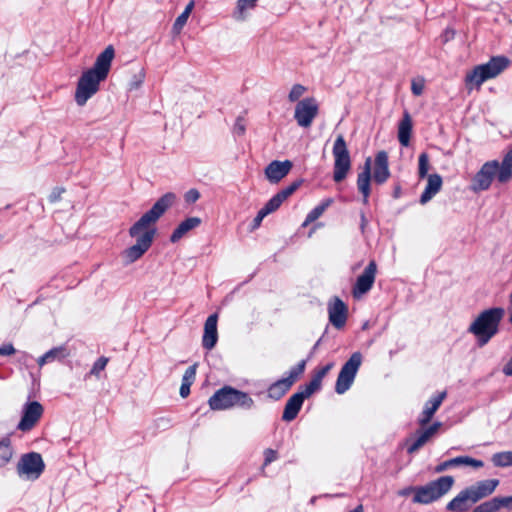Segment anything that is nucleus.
I'll return each mask as SVG.
<instances>
[{
	"label": "nucleus",
	"mask_w": 512,
	"mask_h": 512,
	"mask_svg": "<svg viewBox=\"0 0 512 512\" xmlns=\"http://www.w3.org/2000/svg\"><path fill=\"white\" fill-rule=\"evenodd\" d=\"M176 200V195L168 192L161 196L150 210L144 213L129 229V235L136 238V243L123 251L126 264H132L140 259L151 247L156 229L154 225Z\"/></svg>",
	"instance_id": "obj_1"
},
{
	"label": "nucleus",
	"mask_w": 512,
	"mask_h": 512,
	"mask_svg": "<svg viewBox=\"0 0 512 512\" xmlns=\"http://www.w3.org/2000/svg\"><path fill=\"white\" fill-rule=\"evenodd\" d=\"M114 57V47L108 45L104 51L97 56L93 67L82 73L75 92V101L79 106L85 105L86 102L98 92L100 83L104 81L109 74Z\"/></svg>",
	"instance_id": "obj_2"
},
{
	"label": "nucleus",
	"mask_w": 512,
	"mask_h": 512,
	"mask_svg": "<svg viewBox=\"0 0 512 512\" xmlns=\"http://www.w3.org/2000/svg\"><path fill=\"white\" fill-rule=\"evenodd\" d=\"M494 177L500 183H506L512 178V149L504 156L501 164L496 160L484 163L472 180L471 190H488Z\"/></svg>",
	"instance_id": "obj_3"
},
{
	"label": "nucleus",
	"mask_w": 512,
	"mask_h": 512,
	"mask_svg": "<svg viewBox=\"0 0 512 512\" xmlns=\"http://www.w3.org/2000/svg\"><path fill=\"white\" fill-rule=\"evenodd\" d=\"M503 316V308H490L481 312L471 323L468 331L477 337L479 346L487 344L498 333Z\"/></svg>",
	"instance_id": "obj_4"
},
{
	"label": "nucleus",
	"mask_w": 512,
	"mask_h": 512,
	"mask_svg": "<svg viewBox=\"0 0 512 512\" xmlns=\"http://www.w3.org/2000/svg\"><path fill=\"white\" fill-rule=\"evenodd\" d=\"M208 404L212 410H227L235 406L251 409L254 400L246 392L224 386L209 398Z\"/></svg>",
	"instance_id": "obj_5"
},
{
	"label": "nucleus",
	"mask_w": 512,
	"mask_h": 512,
	"mask_svg": "<svg viewBox=\"0 0 512 512\" xmlns=\"http://www.w3.org/2000/svg\"><path fill=\"white\" fill-rule=\"evenodd\" d=\"M509 59L504 56L492 57L487 63L476 66L467 73L465 78L469 90L479 88L486 80L495 78L509 65Z\"/></svg>",
	"instance_id": "obj_6"
},
{
	"label": "nucleus",
	"mask_w": 512,
	"mask_h": 512,
	"mask_svg": "<svg viewBox=\"0 0 512 512\" xmlns=\"http://www.w3.org/2000/svg\"><path fill=\"white\" fill-rule=\"evenodd\" d=\"M454 484L452 476H442L424 486L415 487L413 502L417 504H430L447 494Z\"/></svg>",
	"instance_id": "obj_7"
},
{
	"label": "nucleus",
	"mask_w": 512,
	"mask_h": 512,
	"mask_svg": "<svg viewBox=\"0 0 512 512\" xmlns=\"http://www.w3.org/2000/svg\"><path fill=\"white\" fill-rule=\"evenodd\" d=\"M332 154L334 157L333 180L337 183L343 181L351 169L350 153L343 135L335 139Z\"/></svg>",
	"instance_id": "obj_8"
},
{
	"label": "nucleus",
	"mask_w": 512,
	"mask_h": 512,
	"mask_svg": "<svg viewBox=\"0 0 512 512\" xmlns=\"http://www.w3.org/2000/svg\"><path fill=\"white\" fill-rule=\"evenodd\" d=\"M361 362L362 355L359 352H355L343 365L335 386V390L338 394H343L350 388L361 365Z\"/></svg>",
	"instance_id": "obj_9"
},
{
	"label": "nucleus",
	"mask_w": 512,
	"mask_h": 512,
	"mask_svg": "<svg viewBox=\"0 0 512 512\" xmlns=\"http://www.w3.org/2000/svg\"><path fill=\"white\" fill-rule=\"evenodd\" d=\"M45 465L40 454L31 452L22 455L17 464V473L27 480H36L44 471Z\"/></svg>",
	"instance_id": "obj_10"
},
{
	"label": "nucleus",
	"mask_w": 512,
	"mask_h": 512,
	"mask_svg": "<svg viewBox=\"0 0 512 512\" xmlns=\"http://www.w3.org/2000/svg\"><path fill=\"white\" fill-rule=\"evenodd\" d=\"M319 112V106L315 98L307 97L298 101L294 110V119L302 128H309Z\"/></svg>",
	"instance_id": "obj_11"
},
{
	"label": "nucleus",
	"mask_w": 512,
	"mask_h": 512,
	"mask_svg": "<svg viewBox=\"0 0 512 512\" xmlns=\"http://www.w3.org/2000/svg\"><path fill=\"white\" fill-rule=\"evenodd\" d=\"M43 411V406L38 401L27 402L23 406L22 417L17 429L23 432L30 431L40 420Z\"/></svg>",
	"instance_id": "obj_12"
},
{
	"label": "nucleus",
	"mask_w": 512,
	"mask_h": 512,
	"mask_svg": "<svg viewBox=\"0 0 512 512\" xmlns=\"http://www.w3.org/2000/svg\"><path fill=\"white\" fill-rule=\"evenodd\" d=\"M377 272L375 261H371L364 269L363 273L358 276L356 283L352 289V294L359 299L372 288Z\"/></svg>",
	"instance_id": "obj_13"
},
{
	"label": "nucleus",
	"mask_w": 512,
	"mask_h": 512,
	"mask_svg": "<svg viewBox=\"0 0 512 512\" xmlns=\"http://www.w3.org/2000/svg\"><path fill=\"white\" fill-rule=\"evenodd\" d=\"M441 426L442 423L437 421L428 428L417 430L416 438L414 440L408 441L407 452L409 454H414L417 452L437 434Z\"/></svg>",
	"instance_id": "obj_14"
},
{
	"label": "nucleus",
	"mask_w": 512,
	"mask_h": 512,
	"mask_svg": "<svg viewBox=\"0 0 512 512\" xmlns=\"http://www.w3.org/2000/svg\"><path fill=\"white\" fill-rule=\"evenodd\" d=\"M328 314L330 323L340 329L345 325L347 320V306L341 299L335 297L333 301L328 304Z\"/></svg>",
	"instance_id": "obj_15"
},
{
	"label": "nucleus",
	"mask_w": 512,
	"mask_h": 512,
	"mask_svg": "<svg viewBox=\"0 0 512 512\" xmlns=\"http://www.w3.org/2000/svg\"><path fill=\"white\" fill-rule=\"evenodd\" d=\"M293 163L290 160H274L265 168V176L271 183H278L292 169Z\"/></svg>",
	"instance_id": "obj_16"
},
{
	"label": "nucleus",
	"mask_w": 512,
	"mask_h": 512,
	"mask_svg": "<svg viewBox=\"0 0 512 512\" xmlns=\"http://www.w3.org/2000/svg\"><path fill=\"white\" fill-rule=\"evenodd\" d=\"M499 485L498 479H486L471 485L468 488L475 502L480 501L494 493Z\"/></svg>",
	"instance_id": "obj_17"
},
{
	"label": "nucleus",
	"mask_w": 512,
	"mask_h": 512,
	"mask_svg": "<svg viewBox=\"0 0 512 512\" xmlns=\"http://www.w3.org/2000/svg\"><path fill=\"white\" fill-rule=\"evenodd\" d=\"M389 177L388 154L385 151H379L375 156L373 179L376 183L383 184Z\"/></svg>",
	"instance_id": "obj_18"
},
{
	"label": "nucleus",
	"mask_w": 512,
	"mask_h": 512,
	"mask_svg": "<svg viewBox=\"0 0 512 512\" xmlns=\"http://www.w3.org/2000/svg\"><path fill=\"white\" fill-rule=\"evenodd\" d=\"M217 321L218 315L212 314L210 315L204 324V334L202 338V345L205 349L211 350L215 347L218 340V332H217Z\"/></svg>",
	"instance_id": "obj_19"
},
{
	"label": "nucleus",
	"mask_w": 512,
	"mask_h": 512,
	"mask_svg": "<svg viewBox=\"0 0 512 512\" xmlns=\"http://www.w3.org/2000/svg\"><path fill=\"white\" fill-rule=\"evenodd\" d=\"M371 158L365 160L364 167L361 173L358 174L357 187L359 192L363 195V203H368L370 195V181H371Z\"/></svg>",
	"instance_id": "obj_20"
},
{
	"label": "nucleus",
	"mask_w": 512,
	"mask_h": 512,
	"mask_svg": "<svg viewBox=\"0 0 512 512\" xmlns=\"http://www.w3.org/2000/svg\"><path fill=\"white\" fill-rule=\"evenodd\" d=\"M476 503L469 492L468 488L462 490L456 497H454L448 504L447 510L452 512H466Z\"/></svg>",
	"instance_id": "obj_21"
},
{
	"label": "nucleus",
	"mask_w": 512,
	"mask_h": 512,
	"mask_svg": "<svg viewBox=\"0 0 512 512\" xmlns=\"http://www.w3.org/2000/svg\"><path fill=\"white\" fill-rule=\"evenodd\" d=\"M461 465H468L472 466L474 468H480L483 467V462L481 460H477L474 458H471L469 456H459L455 457L449 460H446L439 465L435 467L436 473H441L451 467L461 466Z\"/></svg>",
	"instance_id": "obj_22"
},
{
	"label": "nucleus",
	"mask_w": 512,
	"mask_h": 512,
	"mask_svg": "<svg viewBox=\"0 0 512 512\" xmlns=\"http://www.w3.org/2000/svg\"><path fill=\"white\" fill-rule=\"evenodd\" d=\"M305 399L306 398L299 392L293 394L285 404L282 419L287 422L294 420L297 417Z\"/></svg>",
	"instance_id": "obj_23"
},
{
	"label": "nucleus",
	"mask_w": 512,
	"mask_h": 512,
	"mask_svg": "<svg viewBox=\"0 0 512 512\" xmlns=\"http://www.w3.org/2000/svg\"><path fill=\"white\" fill-rule=\"evenodd\" d=\"M443 181L439 174H430L427 176V185L420 197V203L426 204L429 202L442 187Z\"/></svg>",
	"instance_id": "obj_24"
},
{
	"label": "nucleus",
	"mask_w": 512,
	"mask_h": 512,
	"mask_svg": "<svg viewBox=\"0 0 512 512\" xmlns=\"http://www.w3.org/2000/svg\"><path fill=\"white\" fill-rule=\"evenodd\" d=\"M200 224H201V219L199 217H189V218L185 219L173 231V233L170 236V241L172 243L178 242L189 231L197 228Z\"/></svg>",
	"instance_id": "obj_25"
},
{
	"label": "nucleus",
	"mask_w": 512,
	"mask_h": 512,
	"mask_svg": "<svg viewBox=\"0 0 512 512\" xmlns=\"http://www.w3.org/2000/svg\"><path fill=\"white\" fill-rule=\"evenodd\" d=\"M69 350L65 345L57 346L49 351H47L44 355L38 358L37 363L39 367H43L48 363H52L55 361H62L66 357L69 356Z\"/></svg>",
	"instance_id": "obj_26"
},
{
	"label": "nucleus",
	"mask_w": 512,
	"mask_h": 512,
	"mask_svg": "<svg viewBox=\"0 0 512 512\" xmlns=\"http://www.w3.org/2000/svg\"><path fill=\"white\" fill-rule=\"evenodd\" d=\"M412 132V120L410 115L405 112L398 126V140L402 146L407 147L410 142Z\"/></svg>",
	"instance_id": "obj_27"
},
{
	"label": "nucleus",
	"mask_w": 512,
	"mask_h": 512,
	"mask_svg": "<svg viewBox=\"0 0 512 512\" xmlns=\"http://www.w3.org/2000/svg\"><path fill=\"white\" fill-rule=\"evenodd\" d=\"M292 386L291 380L282 378L268 388V396L274 400L280 399Z\"/></svg>",
	"instance_id": "obj_28"
},
{
	"label": "nucleus",
	"mask_w": 512,
	"mask_h": 512,
	"mask_svg": "<svg viewBox=\"0 0 512 512\" xmlns=\"http://www.w3.org/2000/svg\"><path fill=\"white\" fill-rule=\"evenodd\" d=\"M196 377V365L188 367L183 375L182 384L180 387V396L186 398L190 393V386L193 384Z\"/></svg>",
	"instance_id": "obj_29"
},
{
	"label": "nucleus",
	"mask_w": 512,
	"mask_h": 512,
	"mask_svg": "<svg viewBox=\"0 0 512 512\" xmlns=\"http://www.w3.org/2000/svg\"><path fill=\"white\" fill-rule=\"evenodd\" d=\"M333 203V199L328 198L325 199L322 203L313 208L308 215L306 216L305 221L303 222V226H307L310 223L316 221L319 217L323 215L325 210Z\"/></svg>",
	"instance_id": "obj_30"
},
{
	"label": "nucleus",
	"mask_w": 512,
	"mask_h": 512,
	"mask_svg": "<svg viewBox=\"0 0 512 512\" xmlns=\"http://www.w3.org/2000/svg\"><path fill=\"white\" fill-rule=\"evenodd\" d=\"M445 397H446V392L443 391V392L433 396L430 400H428L423 409L424 414H427L430 417H433V415L438 410V408L442 404Z\"/></svg>",
	"instance_id": "obj_31"
},
{
	"label": "nucleus",
	"mask_w": 512,
	"mask_h": 512,
	"mask_svg": "<svg viewBox=\"0 0 512 512\" xmlns=\"http://www.w3.org/2000/svg\"><path fill=\"white\" fill-rule=\"evenodd\" d=\"M13 448L9 438L0 441V467L5 466L13 457Z\"/></svg>",
	"instance_id": "obj_32"
},
{
	"label": "nucleus",
	"mask_w": 512,
	"mask_h": 512,
	"mask_svg": "<svg viewBox=\"0 0 512 512\" xmlns=\"http://www.w3.org/2000/svg\"><path fill=\"white\" fill-rule=\"evenodd\" d=\"M257 0H238L236 10L234 11V18L238 21H243L246 18V11L255 7Z\"/></svg>",
	"instance_id": "obj_33"
},
{
	"label": "nucleus",
	"mask_w": 512,
	"mask_h": 512,
	"mask_svg": "<svg viewBox=\"0 0 512 512\" xmlns=\"http://www.w3.org/2000/svg\"><path fill=\"white\" fill-rule=\"evenodd\" d=\"M492 462L497 467H507L512 465V451L495 453L492 456Z\"/></svg>",
	"instance_id": "obj_34"
},
{
	"label": "nucleus",
	"mask_w": 512,
	"mask_h": 512,
	"mask_svg": "<svg viewBox=\"0 0 512 512\" xmlns=\"http://www.w3.org/2000/svg\"><path fill=\"white\" fill-rule=\"evenodd\" d=\"M500 510L499 501L497 497H494L486 502L481 503L473 512H497Z\"/></svg>",
	"instance_id": "obj_35"
},
{
	"label": "nucleus",
	"mask_w": 512,
	"mask_h": 512,
	"mask_svg": "<svg viewBox=\"0 0 512 512\" xmlns=\"http://www.w3.org/2000/svg\"><path fill=\"white\" fill-rule=\"evenodd\" d=\"M307 87L302 84H294L288 94V100L292 103L301 101L300 98L306 93Z\"/></svg>",
	"instance_id": "obj_36"
},
{
	"label": "nucleus",
	"mask_w": 512,
	"mask_h": 512,
	"mask_svg": "<svg viewBox=\"0 0 512 512\" xmlns=\"http://www.w3.org/2000/svg\"><path fill=\"white\" fill-rule=\"evenodd\" d=\"M322 381L313 375L311 381L304 387L302 391L299 393L302 394L305 398L310 397L315 391L319 390L321 387Z\"/></svg>",
	"instance_id": "obj_37"
},
{
	"label": "nucleus",
	"mask_w": 512,
	"mask_h": 512,
	"mask_svg": "<svg viewBox=\"0 0 512 512\" xmlns=\"http://www.w3.org/2000/svg\"><path fill=\"white\" fill-rule=\"evenodd\" d=\"M429 170V156L427 153H421L418 159V175L420 178L428 176Z\"/></svg>",
	"instance_id": "obj_38"
},
{
	"label": "nucleus",
	"mask_w": 512,
	"mask_h": 512,
	"mask_svg": "<svg viewBox=\"0 0 512 512\" xmlns=\"http://www.w3.org/2000/svg\"><path fill=\"white\" fill-rule=\"evenodd\" d=\"M283 202V199L277 193L264 205L262 209L269 215L270 213L276 211Z\"/></svg>",
	"instance_id": "obj_39"
},
{
	"label": "nucleus",
	"mask_w": 512,
	"mask_h": 512,
	"mask_svg": "<svg viewBox=\"0 0 512 512\" xmlns=\"http://www.w3.org/2000/svg\"><path fill=\"white\" fill-rule=\"evenodd\" d=\"M145 79V73L143 69H140L136 74L133 75L132 79L128 82V90L133 91L138 89Z\"/></svg>",
	"instance_id": "obj_40"
},
{
	"label": "nucleus",
	"mask_w": 512,
	"mask_h": 512,
	"mask_svg": "<svg viewBox=\"0 0 512 512\" xmlns=\"http://www.w3.org/2000/svg\"><path fill=\"white\" fill-rule=\"evenodd\" d=\"M305 366H306V361L305 360H302L300 361L297 366L293 367L290 372H289V376L286 377L287 380H291V384L293 385V383L296 381V379L301 375L303 374L304 370H305Z\"/></svg>",
	"instance_id": "obj_41"
},
{
	"label": "nucleus",
	"mask_w": 512,
	"mask_h": 512,
	"mask_svg": "<svg viewBox=\"0 0 512 512\" xmlns=\"http://www.w3.org/2000/svg\"><path fill=\"white\" fill-rule=\"evenodd\" d=\"M107 357H100L94 364L90 371V375H94L96 377H99V374L101 371H103L108 363Z\"/></svg>",
	"instance_id": "obj_42"
},
{
	"label": "nucleus",
	"mask_w": 512,
	"mask_h": 512,
	"mask_svg": "<svg viewBox=\"0 0 512 512\" xmlns=\"http://www.w3.org/2000/svg\"><path fill=\"white\" fill-rule=\"evenodd\" d=\"M425 88V81L422 78L413 79L411 82V91L415 96H420Z\"/></svg>",
	"instance_id": "obj_43"
},
{
	"label": "nucleus",
	"mask_w": 512,
	"mask_h": 512,
	"mask_svg": "<svg viewBox=\"0 0 512 512\" xmlns=\"http://www.w3.org/2000/svg\"><path fill=\"white\" fill-rule=\"evenodd\" d=\"M189 18V15L186 14V13H181L175 20L174 24H173V31L175 33H180V31L182 30V28L185 26V24L187 23V20Z\"/></svg>",
	"instance_id": "obj_44"
},
{
	"label": "nucleus",
	"mask_w": 512,
	"mask_h": 512,
	"mask_svg": "<svg viewBox=\"0 0 512 512\" xmlns=\"http://www.w3.org/2000/svg\"><path fill=\"white\" fill-rule=\"evenodd\" d=\"M299 182H294L290 184L288 187L282 189L278 192L279 196L285 201L289 196H291L299 187Z\"/></svg>",
	"instance_id": "obj_45"
},
{
	"label": "nucleus",
	"mask_w": 512,
	"mask_h": 512,
	"mask_svg": "<svg viewBox=\"0 0 512 512\" xmlns=\"http://www.w3.org/2000/svg\"><path fill=\"white\" fill-rule=\"evenodd\" d=\"M184 198L188 203H195L200 198V193L197 189H190L185 193Z\"/></svg>",
	"instance_id": "obj_46"
},
{
	"label": "nucleus",
	"mask_w": 512,
	"mask_h": 512,
	"mask_svg": "<svg viewBox=\"0 0 512 512\" xmlns=\"http://www.w3.org/2000/svg\"><path fill=\"white\" fill-rule=\"evenodd\" d=\"M334 363H328L327 365L321 367L316 371L314 374L315 377H317L319 380H323V378L327 375V373L333 368Z\"/></svg>",
	"instance_id": "obj_47"
},
{
	"label": "nucleus",
	"mask_w": 512,
	"mask_h": 512,
	"mask_svg": "<svg viewBox=\"0 0 512 512\" xmlns=\"http://www.w3.org/2000/svg\"><path fill=\"white\" fill-rule=\"evenodd\" d=\"M264 465H268L277 459V452L273 449H266L264 451Z\"/></svg>",
	"instance_id": "obj_48"
},
{
	"label": "nucleus",
	"mask_w": 512,
	"mask_h": 512,
	"mask_svg": "<svg viewBox=\"0 0 512 512\" xmlns=\"http://www.w3.org/2000/svg\"><path fill=\"white\" fill-rule=\"evenodd\" d=\"M246 127L242 118H237L234 124V132L238 135H243L245 133Z\"/></svg>",
	"instance_id": "obj_49"
},
{
	"label": "nucleus",
	"mask_w": 512,
	"mask_h": 512,
	"mask_svg": "<svg viewBox=\"0 0 512 512\" xmlns=\"http://www.w3.org/2000/svg\"><path fill=\"white\" fill-rule=\"evenodd\" d=\"M499 501V506L501 508H507L509 510H512V496H506V497H497Z\"/></svg>",
	"instance_id": "obj_50"
},
{
	"label": "nucleus",
	"mask_w": 512,
	"mask_h": 512,
	"mask_svg": "<svg viewBox=\"0 0 512 512\" xmlns=\"http://www.w3.org/2000/svg\"><path fill=\"white\" fill-rule=\"evenodd\" d=\"M15 353V348L12 344H4L0 347V356H10Z\"/></svg>",
	"instance_id": "obj_51"
},
{
	"label": "nucleus",
	"mask_w": 512,
	"mask_h": 512,
	"mask_svg": "<svg viewBox=\"0 0 512 512\" xmlns=\"http://www.w3.org/2000/svg\"><path fill=\"white\" fill-rule=\"evenodd\" d=\"M64 192V189L62 188H55L51 194L49 195V201L51 203H55L58 200H60L62 193Z\"/></svg>",
	"instance_id": "obj_52"
},
{
	"label": "nucleus",
	"mask_w": 512,
	"mask_h": 512,
	"mask_svg": "<svg viewBox=\"0 0 512 512\" xmlns=\"http://www.w3.org/2000/svg\"><path fill=\"white\" fill-rule=\"evenodd\" d=\"M268 214L261 208L256 215V217L253 220V228H257L260 226L262 220L267 216Z\"/></svg>",
	"instance_id": "obj_53"
},
{
	"label": "nucleus",
	"mask_w": 512,
	"mask_h": 512,
	"mask_svg": "<svg viewBox=\"0 0 512 512\" xmlns=\"http://www.w3.org/2000/svg\"><path fill=\"white\" fill-rule=\"evenodd\" d=\"M431 419H432V417H430L427 414H424V412L422 411L421 415L418 418V424L421 427H424L425 425H427L430 422Z\"/></svg>",
	"instance_id": "obj_54"
},
{
	"label": "nucleus",
	"mask_w": 512,
	"mask_h": 512,
	"mask_svg": "<svg viewBox=\"0 0 512 512\" xmlns=\"http://www.w3.org/2000/svg\"><path fill=\"white\" fill-rule=\"evenodd\" d=\"M503 373L506 375V376H512V357L510 358V360L503 366V369H502Z\"/></svg>",
	"instance_id": "obj_55"
},
{
	"label": "nucleus",
	"mask_w": 512,
	"mask_h": 512,
	"mask_svg": "<svg viewBox=\"0 0 512 512\" xmlns=\"http://www.w3.org/2000/svg\"><path fill=\"white\" fill-rule=\"evenodd\" d=\"M360 219H361V221H360V230L364 234L365 229H366V227L368 225V220H367V218H366V216H365V214L363 212L360 213Z\"/></svg>",
	"instance_id": "obj_56"
},
{
	"label": "nucleus",
	"mask_w": 512,
	"mask_h": 512,
	"mask_svg": "<svg viewBox=\"0 0 512 512\" xmlns=\"http://www.w3.org/2000/svg\"><path fill=\"white\" fill-rule=\"evenodd\" d=\"M412 492L415 494V487H407V488L399 491V495L400 496H407V495H409Z\"/></svg>",
	"instance_id": "obj_57"
},
{
	"label": "nucleus",
	"mask_w": 512,
	"mask_h": 512,
	"mask_svg": "<svg viewBox=\"0 0 512 512\" xmlns=\"http://www.w3.org/2000/svg\"><path fill=\"white\" fill-rule=\"evenodd\" d=\"M193 8H194V1H190V2L187 4V6L185 7V9H184L183 13H186V14H188V15L190 16V14H191V12H192Z\"/></svg>",
	"instance_id": "obj_58"
},
{
	"label": "nucleus",
	"mask_w": 512,
	"mask_h": 512,
	"mask_svg": "<svg viewBox=\"0 0 512 512\" xmlns=\"http://www.w3.org/2000/svg\"><path fill=\"white\" fill-rule=\"evenodd\" d=\"M509 303H510V307H509V322L512 324V293L509 296Z\"/></svg>",
	"instance_id": "obj_59"
},
{
	"label": "nucleus",
	"mask_w": 512,
	"mask_h": 512,
	"mask_svg": "<svg viewBox=\"0 0 512 512\" xmlns=\"http://www.w3.org/2000/svg\"><path fill=\"white\" fill-rule=\"evenodd\" d=\"M350 512H363V506L362 505H358L354 510H352Z\"/></svg>",
	"instance_id": "obj_60"
}]
</instances>
